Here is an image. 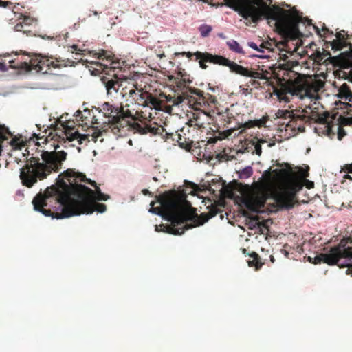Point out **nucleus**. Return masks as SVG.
<instances>
[{
	"instance_id": "e433bc0d",
	"label": "nucleus",
	"mask_w": 352,
	"mask_h": 352,
	"mask_svg": "<svg viewBox=\"0 0 352 352\" xmlns=\"http://www.w3.org/2000/svg\"><path fill=\"white\" fill-rule=\"evenodd\" d=\"M252 168L250 166H248L243 169L240 173L241 178H248L252 175Z\"/></svg>"
},
{
	"instance_id": "4be33fe9",
	"label": "nucleus",
	"mask_w": 352,
	"mask_h": 352,
	"mask_svg": "<svg viewBox=\"0 0 352 352\" xmlns=\"http://www.w3.org/2000/svg\"><path fill=\"white\" fill-rule=\"evenodd\" d=\"M135 120L136 118L133 116V120H131L127 130H133L140 134H146L147 133L158 134L161 133L160 131L163 130L162 126L152 127L149 125L142 126L140 124L136 122Z\"/></svg>"
},
{
	"instance_id": "09e8293b",
	"label": "nucleus",
	"mask_w": 352,
	"mask_h": 352,
	"mask_svg": "<svg viewBox=\"0 0 352 352\" xmlns=\"http://www.w3.org/2000/svg\"><path fill=\"white\" fill-rule=\"evenodd\" d=\"M8 4H10V2H9V1H3L0 0V7L6 8Z\"/></svg>"
},
{
	"instance_id": "9d476101",
	"label": "nucleus",
	"mask_w": 352,
	"mask_h": 352,
	"mask_svg": "<svg viewBox=\"0 0 352 352\" xmlns=\"http://www.w3.org/2000/svg\"><path fill=\"white\" fill-rule=\"evenodd\" d=\"M62 118L63 117L59 120V122L61 123V126L63 127V131H62L60 134L57 132L55 133L51 132L45 138H44L43 136L39 138L38 135H35L36 140H43L42 143L47 144L49 141V138H50L51 140H54L58 142L56 145H54L55 150L60 147L58 144H60L63 147L67 148L68 146H76V144L73 143L75 141L78 146L83 144L87 145L90 142V135L81 134L78 131H74V122L73 121L63 122L61 120Z\"/></svg>"
},
{
	"instance_id": "ddd939ff",
	"label": "nucleus",
	"mask_w": 352,
	"mask_h": 352,
	"mask_svg": "<svg viewBox=\"0 0 352 352\" xmlns=\"http://www.w3.org/2000/svg\"><path fill=\"white\" fill-rule=\"evenodd\" d=\"M63 64H58L54 60L45 57L32 58L29 62L16 60H9V67L14 69H19L25 72L35 70L37 72L47 73V69L52 67L54 68H60L62 65H67L65 60Z\"/></svg>"
},
{
	"instance_id": "7c9ffc66",
	"label": "nucleus",
	"mask_w": 352,
	"mask_h": 352,
	"mask_svg": "<svg viewBox=\"0 0 352 352\" xmlns=\"http://www.w3.org/2000/svg\"><path fill=\"white\" fill-rule=\"evenodd\" d=\"M227 45L229 47V49L234 52L241 54H245V52L243 50L242 47L235 40H231V41H228Z\"/></svg>"
},
{
	"instance_id": "5fc2aeb1",
	"label": "nucleus",
	"mask_w": 352,
	"mask_h": 352,
	"mask_svg": "<svg viewBox=\"0 0 352 352\" xmlns=\"http://www.w3.org/2000/svg\"><path fill=\"white\" fill-rule=\"evenodd\" d=\"M323 85H324V83L322 81H319L318 82V88L317 89L319 90L320 87H323Z\"/></svg>"
},
{
	"instance_id": "20e7f679",
	"label": "nucleus",
	"mask_w": 352,
	"mask_h": 352,
	"mask_svg": "<svg viewBox=\"0 0 352 352\" xmlns=\"http://www.w3.org/2000/svg\"><path fill=\"white\" fill-rule=\"evenodd\" d=\"M66 180L71 184L72 187V201L63 209V214L59 217H70L76 215L92 214L94 211L104 212L107 206L104 204L91 202L93 190L81 184L85 182L96 186V182L87 179L85 174L76 172L74 169L69 168L63 172Z\"/></svg>"
},
{
	"instance_id": "69168bd1",
	"label": "nucleus",
	"mask_w": 352,
	"mask_h": 352,
	"mask_svg": "<svg viewBox=\"0 0 352 352\" xmlns=\"http://www.w3.org/2000/svg\"><path fill=\"white\" fill-rule=\"evenodd\" d=\"M323 30H324V31H327V32L329 31V30H328L327 28H324Z\"/></svg>"
},
{
	"instance_id": "6ab92c4d",
	"label": "nucleus",
	"mask_w": 352,
	"mask_h": 352,
	"mask_svg": "<svg viewBox=\"0 0 352 352\" xmlns=\"http://www.w3.org/2000/svg\"><path fill=\"white\" fill-rule=\"evenodd\" d=\"M107 76L101 78L102 83L105 85L108 94L118 93L120 89V84L122 83L123 76H119L117 73L112 74L106 72Z\"/></svg>"
},
{
	"instance_id": "2f4dec72",
	"label": "nucleus",
	"mask_w": 352,
	"mask_h": 352,
	"mask_svg": "<svg viewBox=\"0 0 352 352\" xmlns=\"http://www.w3.org/2000/svg\"><path fill=\"white\" fill-rule=\"evenodd\" d=\"M250 256L252 257L253 259L248 261L249 265L255 266L256 269H259L262 266L259 256L256 252H253L250 254Z\"/></svg>"
},
{
	"instance_id": "4c0bfd02",
	"label": "nucleus",
	"mask_w": 352,
	"mask_h": 352,
	"mask_svg": "<svg viewBox=\"0 0 352 352\" xmlns=\"http://www.w3.org/2000/svg\"><path fill=\"white\" fill-rule=\"evenodd\" d=\"M336 126H337L338 130V138L340 140L342 139L344 136L346 135V132L344 129L342 128V126H341L338 124H336Z\"/></svg>"
},
{
	"instance_id": "a18cd8bd",
	"label": "nucleus",
	"mask_w": 352,
	"mask_h": 352,
	"mask_svg": "<svg viewBox=\"0 0 352 352\" xmlns=\"http://www.w3.org/2000/svg\"><path fill=\"white\" fill-rule=\"evenodd\" d=\"M253 126H254V124L253 123V122L250 121L248 122L245 123L244 125H243V127L244 128H250V127H252Z\"/></svg>"
},
{
	"instance_id": "473e14b6",
	"label": "nucleus",
	"mask_w": 352,
	"mask_h": 352,
	"mask_svg": "<svg viewBox=\"0 0 352 352\" xmlns=\"http://www.w3.org/2000/svg\"><path fill=\"white\" fill-rule=\"evenodd\" d=\"M199 30L202 37H207L212 30V28L211 25L202 24L199 26Z\"/></svg>"
},
{
	"instance_id": "b1692460",
	"label": "nucleus",
	"mask_w": 352,
	"mask_h": 352,
	"mask_svg": "<svg viewBox=\"0 0 352 352\" xmlns=\"http://www.w3.org/2000/svg\"><path fill=\"white\" fill-rule=\"evenodd\" d=\"M208 122V114L204 111L195 110L188 122L190 126H196L198 129L204 128V125Z\"/></svg>"
},
{
	"instance_id": "6e6552de",
	"label": "nucleus",
	"mask_w": 352,
	"mask_h": 352,
	"mask_svg": "<svg viewBox=\"0 0 352 352\" xmlns=\"http://www.w3.org/2000/svg\"><path fill=\"white\" fill-rule=\"evenodd\" d=\"M183 56H186L187 58L192 59V57L195 56V60H199V66L201 68L206 69L208 66L206 63H210L216 65L227 66L230 69L232 72H234L237 74H240L243 76L251 77L255 79H263L268 81L270 73L267 71H256L253 69H248L240 65H238L235 62L231 61L226 57L221 55H213L209 52H201L197 51L196 52H182Z\"/></svg>"
},
{
	"instance_id": "58836bf2",
	"label": "nucleus",
	"mask_w": 352,
	"mask_h": 352,
	"mask_svg": "<svg viewBox=\"0 0 352 352\" xmlns=\"http://www.w3.org/2000/svg\"><path fill=\"white\" fill-rule=\"evenodd\" d=\"M268 120L267 117H263L262 119L258 120H255L254 122H256V125L258 126H264Z\"/></svg>"
},
{
	"instance_id": "412c9836",
	"label": "nucleus",
	"mask_w": 352,
	"mask_h": 352,
	"mask_svg": "<svg viewBox=\"0 0 352 352\" xmlns=\"http://www.w3.org/2000/svg\"><path fill=\"white\" fill-rule=\"evenodd\" d=\"M188 91L190 94L186 100L190 106L195 110H200L201 107H206L205 93L203 91L196 88Z\"/></svg>"
},
{
	"instance_id": "603ef678",
	"label": "nucleus",
	"mask_w": 352,
	"mask_h": 352,
	"mask_svg": "<svg viewBox=\"0 0 352 352\" xmlns=\"http://www.w3.org/2000/svg\"><path fill=\"white\" fill-rule=\"evenodd\" d=\"M314 28L316 30V33L318 34V35H320V31L319 30V28L315 25H313Z\"/></svg>"
},
{
	"instance_id": "79ce46f5",
	"label": "nucleus",
	"mask_w": 352,
	"mask_h": 352,
	"mask_svg": "<svg viewBox=\"0 0 352 352\" xmlns=\"http://www.w3.org/2000/svg\"><path fill=\"white\" fill-rule=\"evenodd\" d=\"M23 23H18L15 27L14 29L16 31H23Z\"/></svg>"
},
{
	"instance_id": "6e6d98bb",
	"label": "nucleus",
	"mask_w": 352,
	"mask_h": 352,
	"mask_svg": "<svg viewBox=\"0 0 352 352\" xmlns=\"http://www.w3.org/2000/svg\"><path fill=\"white\" fill-rule=\"evenodd\" d=\"M250 218L252 219L254 221H258V216L256 214L254 215V217H250Z\"/></svg>"
},
{
	"instance_id": "5701e85b",
	"label": "nucleus",
	"mask_w": 352,
	"mask_h": 352,
	"mask_svg": "<svg viewBox=\"0 0 352 352\" xmlns=\"http://www.w3.org/2000/svg\"><path fill=\"white\" fill-rule=\"evenodd\" d=\"M34 143L35 146H40V142H37L35 143V141L34 140L30 139L28 141H23L22 140V136L20 135L19 137L14 136L12 138V140L10 142V144L12 146L13 149L14 150H21L23 147L25 146H28V147L25 150V153H23V156L30 155V152L29 151V146H30L31 142Z\"/></svg>"
},
{
	"instance_id": "680f3d73",
	"label": "nucleus",
	"mask_w": 352,
	"mask_h": 352,
	"mask_svg": "<svg viewBox=\"0 0 352 352\" xmlns=\"http://www.w3.org/2000/svg\"><path fill=\"white\" fill-rule=\"evenodd\" d=\"M77 149H78V152H80L81 148H80L79 146H78V147H77Z\"/></svg>"
},
{
	"instance_id": "9b49d317",
	"label": "nucleus",
	"mask_w": 352,
	"mask_h": 352,
	"mask_svg": "<svg viewBox=\"0 0 352 352\" xmlns=\"http://www.w3.org/2000/svg\"><path fill=\"white\" fill-rule=\"evenodd\" d=\"M277 118H292V120L288 125H293L296 121L301 120L305 122H309L311 120H314L316 122L318 123L323 126V132L329 135L331 133H333V128L335 125L332 123V122L329 121L330 117L329 114L327 112H324L322 114H320L317 112L311 111V115L304 114H294L289 111L287 110H278L276 113Z\"/></svg>"
},
{
	"instance_id": "e2e57ef3",
	"label": "nucleus",
	"mask_w": 352,
	"mask_h": 352,
	"mask_svg": "<svg viewBox=\"0 0 352 352\" xmlns=\"http://www.w3.org/2000/svg\"><path fill=\"white\" fill-rule=\"evenodd\" d=\"M155 230L157 231V232L160 231V230L158 229L157 226H155Z\"/></svg>"
},
{
	"instance_id": "c85d7f7f",
	"label": "nucleus",
	"mask_w": 352,
	"mask_h": 352,
	"mask_svg": "<svg viewBox=\"0 0 352 352\" xmlns=\"http://www.w3.org/2000/svg\"><path fill=\"white\" fill-rule=\"evenodd\" d=\"M95 191L93 190V194L91 195L92 197L91 199V202L96 201H107L109 199V196L108 195L104 194L101 192L100 188L97 186V184L96 186Z\"/></svg>"
},
{
	"instance_id": "423d86ee",
	"label": "nucleus",
	"mask_w": 352,
	"mask_h": 352,
	"mask_svg": "<svg viewBox=\"0 0 352 352\" xmlns=\"http://www.w3.org/2000/svg\"><path fill=\"white\" fill-rule=\"evenodd\" d=\"M67 153L60 151H44L41 154L43 162L38 157H32L26 160V164L20 169V179L23 186L32 188L38 180L47 178L52 172H58L63 162L67 158Z\"/></svg>"
},
{
	"instance_id": "052dcab7",
	"label": "nucleus",
	"mask_w": 352,
	"mask_h": 352,
	"mask_svg": "<svg viewBox=\"0 0 352 352\" xmlns=\"http://www.w3.org/2000/svg\"><path fill=\"white\" fill-rule=\"evenodd\" d=\"M227 132L228 133V134L227 135H231V131L230 130L227 131Z\"/></svg>"
},
{
	"instance_id": "4d7b16f0",
	"label": "nucleus",
	"mask_w": 352,
	"mask_h": 352,
	"mask_svg": "<svg viewBox=\"0 0 352 352\" xmlns=\"http://www.w3.org/2000/svg\"><path fill=\"white\" fill-rule=\"evenodd\" d=\"M327 55H329L330 58H335V57L332 58V57L331 56V54H330V53H329V52H325V56H327Z\"/></svg>"
},
{
	"instance_id": "393cba45",
	"label": "nucleus",
	"mask_w": 352,
	"mask_h": 352,
	"mask_svg": "<svg viewBox=\"0 0 352 352\" xmlns=\"http://www.w3.org/2000/svg\"><path fill=\"white\" fill-rule=\"evenodd\" d=\"M348 35L344 30H341L336 34V39L329 42L331 49L334 51H339L346 47L348 45L346 41Z\"/></svg>"
},
{
	"instance_id": "8fccbe9b",
	"label": "nucleus",
	"mask_w": 352,
	"mask_h": 352,
	"mask_svg": "<svg viewBox=\"0 0 352 352\" xmlns=\"http://www.w3.org/2000/svg\"><path fill=\"white\" fill-rule=\"evenodd\" d=\"M142 193L144 195H151V192L148 190V189H144L142 190Z\"/></svg>"
},
{
	"instance_id": "ea45409f",
	"label": "nucleus",
	"mask_w": 352,
	"mask_h": 352,
	"mask_svg": "<svg viewBox=\"0 0 352 352\" xmlns=\"http://www.w3.org/2000/svg\"><path fill=\"white\" fill-rule=\"evenodd\" d=\"M273 172L275 173V174H276V175L282 174V175H286L289 173L288 170H287L285 169H275V170H274Z\"/></svg>"
},
{
	"instance_id": "cd10ccee",
	"label": "nucleus",
	"mask_w": 352,
	"mask_h": 352,
	"mask_svg": "<svg viewBox=\"0 0 352 352\" xmlns=\"http://www.w3.org/2000/svg\"><path fill=\"white\" fill-rule=\"evenodd\" d=\"M231 152V148H225L223 151L219 152L216 155V158L218 159L219 162L230 161L234 158V155H230Z\"/></svg>"
},
{
	"instance_id": "a211bd4d",
	"label": "nucleus",
	"mask_w": 352,
	"mask_h": 352,
	"mask_svg": "<svg viewBox=\"0 0 352 352\" xmlns=\"http://www.w3.org/2000/svg\"><path fill=\"white\" fill-rule=\"evenodd\" d=\"M141 96H139L137 103L143 106H151L155 109H161L164 107V102L166 101L165 98H162L160 94L159 98L153 96L151 94L148 92L141 91Z\"/></svg>"
},
{
	"instance_id": "0eeeda50",
	"label": "nucleus",
	"mask_w": 352,
	"mask_h": 352,
	"mask_svg": "<svg viewBox=\"0 0 352 352\" xmlns=\"http://www.w3.org/2000/svg\"><path fill=\"white\" fill-rule=\"evenodd\" d=\"M302 186L300 179H292L280 191L261 188L244 198L242 203L248 210L255 213L263 212L267 200L270 198L274 201L277 206L289 208L293 207L296 194L302 188Z\"/></svg>"
},
{
	"instance_id": "de8ad7c7",
	"label": "nucleus",
	"mask_w": 352,
	"mask_h": 352,
	"mask_svg": "<svg viewBox=\"0 0 352 352\" xmlns=\"http://www.w3.org/2000/svg\"><path fill=\"white\" fill-rule=\"evenodd\" d=\"M31 21V19L29 17V16H25L23 19V21L21 23H25V24H28L30 23V21Z\"/></svg>"
},
{
	"instance_id": "a19ab883",
	"label": "nucleus",
	"mask_w": 352,
	"mask_h": 352,
	"mask_svg": "<svg viewBox=\"0 0 352 352\" xmlns=\"http://www.w3.org/2000/svg\"><path fill=\"white\" fill-rule=\"evenodd\" d=\"M281 66H282V69L287 72L290 71L292 68V65L289 63H284V64L281 65Z\"/></svg>"
},
{
	"instance_id": "338daca9",
	"label": "nucleus",
	"mask_w": 352,
	"mask_h": 352,
	"mask_svg": "<svg viewBox=\"0 0 352 352\" xmlns=\"http://www.w3.org/2000/svg\"><path fill=\"white\" fill-rule=\"evenodd\" d=\"M160 56L162 58V57H163V56H165V55H164V54H161Z\"/></svg>"
},
{
	"instance_id": "4468645a",
	"label": "nucleus",
	"mask_w": 352,
	"mask_h": 352,
	"mask_svg": "<svg viewBox=\"0 0 352 352\" xmlns=\"http://www.w3.org/2000/svg\"><path fill=\"white\" fill-rule=\"evenodd\" d=\"M92 53L94 57L109 63V65L100 62H91V64L97 67L92 71L93 74L97 75L100 72H109V74L112 72L113 74L117 69L121 70L122 67L120 66V63L113 60L114 55L111 52L101 50L98 52H93Z\"/></svg>"
},
{
	"instance_id": "f03ea898",
	"label": "nucleus",
	"mask_w": 352,
	"mask_h": 352,
	"mask_svg": "<svg viewBox=\"0 0 352 352\" xmlns=\"http://www.w3.org/2000/svg\"><path fill=\"white\" fill-rule=\"evenodd\" d=\"M273 0H223L218 6H226L238 13L245 20V24H257L263 19L276 21L285 32L290 30L289 15L292 11H287L278 5H272ZM295 13L296 10H292Z\"/></svg>"
},
{
	"instance_id": "1a4fd4ad",
	"label": "nucleus",
	"mask_w": 352,
	"mask_h": 352,
	"mask_svg": "<svg viewBox=\"0 0 352 352\" xmlns=\"http://www.w3.org/2000/svg\"><path fill=\"white\" fill-rule=\"evenodd\" d=\"M286 10H296L295 13L292 12L290 14L291 15H289V20L291 22V25H289V30L291 31L289 32H285L282 31L283 30L278 26V24L276 21H275V25L279 33L283 38V41L279 43V45H282L285 48V51H286L287 53L292 54L294 52H297L299 46L301 45L302 43L301 38L303 36V34L299 30V24L302 23L306 26H311L312 25V23L311 19L302 16L300 12L295 7Z\"/></svg>"
},
{
	"instance_id": "37998d69",
	"label": "nucleus",
	"mask_w": 352,
	"mask_h": 352,
	"mask_svg": "<svg viewBox=\"0 0 352 352\" xmlns=\"http://www.w3.org/2000/svg\"><path fill=\"white\" fill-rule=\"evenodd\" d=\"M8 67L4 63L0 62V71L1 72H6V71H8Z\"/></svg>"
},
{
	"instance_id": "c03bdc74",
	"label": "nucleus",
	"mask_w": 352,
	"mask_h": 352,
	"mask_svg": "<svg viewBox=\"0 0 352 352\" xmlns=\"http://www.w3.org/2000/svg\"><path fill=\"white\" fill-rule=\"evenodd\" d=\"M308 174L306 171H305L304 170H300V173H299V176L300 178H305L306 177H307Z\"/></svg>"
},
{
	"instance_id": "f704fd0d",
	"label": "nucleus",
	"mask_w": 352,
	"mask_h": 352,
	"mask_svg": "<svg viewBox=\"0 0 352 352\" xmlns=\"http://www.w3.org/2000/svg\"><path fill=\"white\" fill-rule=\"evenodd\" d=\"M206 96V107H212L213 105H215L217 103V98L215 96L210 94L209 93H205Z\"/></svg>"
},
{
	"instance_id": "f8f14e48",
	"label": "nucleus",
	"mask_w": 352,
	"mask_h": 352,
	"mask_svg": "<svg viewBox=\"0 0 352 352\" xmlns=\"http://www.w3.org/2000/svg\"><path fill=\"white\" fill-rule=\"evenodd\" d=\"M349 243V239H344L340 241L336 246L331 248L328 253H320L314 258L313 263L320 264L322 262L329 265H337L342 267L339 262L343 257L351 256L352 248L346 247ZM352 243V241H350Z\"/></svg>"
},
{
	"instance_id": "864d4df0",
	"label": "nucleus",
	"mask_w": 352,
	"mask_h": 352,
	"mask_svg": "<svg viewBox=\"0 0 352 352\" xmlns=\"http://www.w3.org/2000/svg\"><path fill=\"white\" fill-rule=\"evenodd\" d=\"M217 141V139L215 138H210L209 140H208V143H215Z\"/></svg>"
},
{
	"instance_id": "f257e3e1",
	"label": "nucleus",
	"mask_w": 352,
	"mask_h": 352,
	"mask_svg": "<svg viewBox=\"0 0 352 352\" xmlns=\"http://www.w3.org/2000/svg\"><path fill=\"white\" fill-rule=\"evenodd\" d=\"M153 204L154 202H151L152 207L149 211L162 215L170 221V225H161L160 227L163 228L164 232L174 235H180L186 230L203 225L219 211L217 206L211 205L208 212L198 216L195 212L188 211L179 201L170 197L162 199L161 207H153Z\"/></svg>"
},
{
	"instance_id": "bf43d9fd",
	"label": "nucleus",
	"mask_w": 352,
	"mask_h": 352,
	"mask_svg": "<svg viewBox=\"0 0 352 352\" xmlns=\"http://www.w3.org/2000/svg\"><path fill=\"white\" fill-rule=\"evenodd\" d=\"M298 129H299L300 131H302L304 130V126H302V129H301V127H300V126H298Z\"/></svg>"
},
{
	"instance_id": "774afa93",
	"label": "nucleus",
	"mask_w": 352,
	"mask_h": 352,
	"mask_svg": "<svg viewBox=\"0 0 352 352\" xmlns=\"http://www.w3.org/2000/svg\"><path fill=\"white\" fill-rule=\"evenodd\" d=\"M271 261H274V257L272 256H271Z\"/></svg>"
},
{
	"instance_id": "f3484780",
	"label": "nucleus",
	"mask_w": 352,
	"mask_h": 352,
	"mask_svg": "<svg viewBox=\"0 0 352 352\" xmlns=\"http://www.w3.org/2000/svg\"><path fill=\"white\" fill-rule=\"evenodd\" d=\"M142 89H138L133 79H129L125 76L123 77L120 84V94L123 98L129 100L130 98L132 102H137L140 96H141Z\"/></svg>"
},
{
	"instance_id": "a878e982",
	"label": "nucleus",
	"mask_w": 352,
	"mask_h": 352,
	"mask_svg": "<svg viewBox=\"0 0 352 352\" xmlns=\"http://www.w3.org/2000/svg\"><path fill=\"white\" fill-rule=\"evenodd\" d=\"M248 45L250 47L260 52L261 54L254 55V56H256V57H258L261 58H268L270 56L269 55L263 54V53L265 52L264 50H268V52H271L273 50L272 44V43H270L269 41L262 42L259 45H258L254 42L250 41V42L248 43Z\"/></svg>"
},
{
	"instance_id": "49530a36",
	"label": "nucleus",
	"mask_w": 352,
	"mask_h": 352,
	"mask_svg": "<svg viewBox=\"0 0 352 352\" xmlns=\"http://www.w3.org/2000/svg\"><path fill=\"white\" fill-rule=\"evenodd\" d=\"M250 83H251V85H252V86H254V87H259V86H260V83H259L257 80H252L250 81Z\"/></svg>"
},
{
	"instance_id": "c9c22d12",
	"label": "nucleus",
	"mask_w": 352,
	"mask_h": 352,
	"mask_svg": "<svg viewBox=\"0 0 352 352\" xmlns=\"http://www.w3.org/2000/svg\"><path fill=\"white\" fill-rule=\"evenodd\" d=\"M342 170L346 173V175L344 176V178L352 180V164H345L342 167Z\"/></svg>"
},
{
	"instance_id": "2eb2a0df",
	"label": "nucleus",
	"mask_w": 352,
	"mask_h": 352,
	"mask_svg": "<svg viewBox=\"0 0 352 352\" xmlns=\"http://www.w3.org/2000/svg\"><path fill=\"white\" fill-rule=\"evenodd\" d=\"M304 90L302 84L292 80H289L285 83H280L278 86H273V93L277 96L278 100L285 102L290 101L289 96L301 95Z\"/></svg>"
},
{
	"instance_id": "13d9d810",
	"label": "nucleus",
	"mask_w": 352,
	"mask_h": 352,
	"mask_svg": "<svg viewBox=\"0 0 352 352\" xmlns=\"http://www.w3.org/2000/svg\"><path fill=\"white\" fill-rule=\"evenodd\" d=\"M308 261L313 263L314 258H311L310 256L308 257Z\"/></svg>"
},
{
	"instance_id": "0e129e2a",
	"label": "nucleus",
	"mask_w": 352,
	"mask_h": 352,
	"mask_svg": "<svg viewBox=\"0 0 352 352\" xmlns=\"http://www.w3.org/2000/svg\"><path fill=\"white\" fill-rule=\"evenodd\" d=\"M310 184H311V186H309V188H311V187H312L314 186V183L313 182H311Z\"/></svg>"
},
{
	"instance_id": "dca6fc26",
	"label": "nucleus",
	"mask_w": 352,
	"mask_h": 352,
	"mask_svg": "<svg viewBox=\"0 0 352 352\" xmlns=\"http://www.w3.org/2000/svg\"><path fill=\"white\" fill-rule=\"evenodd\" d=\"M191 80L188 78H177L175 79V84L177 91H181L182 94L178 95L177 96H171L170 95L163 94L162 95V98H165L168 103L171 104L173 106H177L187 99V98L190 94L188 89H194L195 88L189 87V85L191 83Z\"/></svg>"
},
{
	"instance_id": "72a5a7b5",
	"label": "nucleus",
	"mask_w": 352,
	"mask_h": 352,
	"mask_svg": "<svg viewBox=\"0 0 352 352\" xmlns=\"http://www.w3.org/2000/svg\"><path fill=\"white\" fill-rule=\"evenodd\" d=\"M265 142V141L261 140H252V146H254V153L258 155H261L262 153L261 144Z\"/></svg>"
},
{
	"instance_id": "c756f323",
	"label": "nucleus",
	"mask_w": 352,
	"mask_h": 352,
	"mask_svg": "<svg viewBox=\"0 0 352 352\" xmlns=\"http://www.w3.org/2000/svg\"><path fill=\"white\" fill-rule=\"evenodd\" d=\"M177 142L179 146L186 151H190L194 144L193 141L190 140L189 138L182 137L180 134L178 135Z\"/></svg>"
},
{
	"instance_id": "39448f33",
	"label": "nucleus",
	"mask_w": 352,
	"mask_h": 352,
	"mask_svg": "<svg viewBox=\"0 0 352 352\" xmlns=\"http://www.w3.org/2000/svg\"><path fill=\"white\" fill-rule=\"evenodd\" d=\"M63 173L58 175L54 185L46 188L44 192L38 193L33 199L32 204L35 210L42 212L46 217L53 219L63 214V209L72 201V187L67 181L65 182Z\"/></svg>"
},
{
	"instance_id": "bb28decb",
	"label": "nucleus",
	"mask_w": 352,
	"mask_h": 352,
	"mask_svg": "<svg viewBox=\"0 0 352 352\" xmlns=\"http://www.w3.org/2000/svg\"><path fill=\"white\" fill-rule=\"evenodd\" d=\"M338 97L342 100L352 102V91L346 83H344L340 86L339 89Z\"/></svg>"
},
{
	"instance_id": "7ed1b4c3",
	"label": "nucleus",
	"mask_w": 352,
	"mask_h": 352,
	"mask_svg": "<svg viewBox=\"0 0 352 352\" xmlns=\"http://www.w3.org/2000/svg\"><path fill=\"white\" fill-rule=\"evenodd\" d=\"M76 113V116H80V119L85 124H96V128L100 129L91 135V140L95 142L102 135V132L107 131L109 129L113 134L122 135V133L126 132L124 129H127L130 124L131 120H133V114L128 108L125 109L123 106L116 107L109 102L102 104L100 109L85 111L88 116H83L80 111Z\"/></svg>"
},
{
	"instance_id": "aec40b11",
	"label": "nucleus",
	"mask_w": 352,
	"mask_h": 352,
	"mask_svg": "<svg viewBox=\"0 0 352 352\" xmlns=\"http://www.w3.org/2000/svg\"><path fill=\"white\" fill-rule=\"evenodd\" d=\"M107 76L101 78L102 83L105 85L108 94L118 93L120 89V84L122 83L123 76H119L117 73L112 74L106 72Z\"/></svg>"
},
{
	"instance_id": "3c124183",
	"label": "nucleus",
	"mask_w": 352,
	"mask_h": 352,
	"mask_svg": "<svg viewBox=\"0 0 352 352\" xmlns=\"http://www.w3.org/2000/svg\"><path fill=\"white\" fill-rule=\"evenodd\" d=\"M324 53H320V52H318V58H320V60H322L324 58Z\"/></svg>"
}]
</instances>
